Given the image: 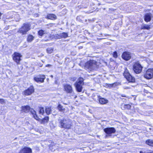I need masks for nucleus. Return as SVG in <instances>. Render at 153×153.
<instances>
[{
	"mask_svg": "<svg viewBox=\"0 0 153 153\" xmlns=\"http://www.w3.org/2000/svg\"><path fill=\"white\" fill-rule=\"evenodd\" d=\"M59 127L62 128L69 129L72 126V123L71 120L65 118L59 119Z\"/></svg>",
	"mask_w": 153,
	"mask_h": 153,
	"instance_id": "obj_1",
	"label": "nucleus"
},
{
	"mask_svg": "<svg viewBox=\"0 0 153 153\" xmlns=\"http://www.w3.org/2000/svg\"><path fill=\"white\" fill-rule=\"evenodd\" d=\"M83 79L82 78H79L75 83L74 85L76 90L78 92H81L83 89L82 85H83Z\"/></svg>",
	"mask_w": 153,
	"mask_h": 153,
	"instance_id": "obj_2",
	"label": "nucleus"
},
{
	"mask_svg": "<svg viewBox=\"0 0 153 153\" xmlns=\"http://www.w3.org/2000/svg\"><path fill=\"white\" fill-rule=\"evenodd\" d=\"M30 29V25L28 23H24L23 26L19 29L18 32L22 34V35H25Z\"/></svg>",
	"mask_w": 153,
	"mask_h": 153,
	"instance_id": "obj_3",
	"label": "nucleus"
},
{
	"mask_svg": "<svg viewBox=\"0 0 153 153\" xmlns=\"http://www.w3.org/2000/svg\"><path fill=\"white\" fill-rule=\"evenodd\" d=\"M85 67L90 71L94 70L97 67L96 62L94 60H90L85 64Z\"/></svg>",
	"mask_w": 153,
	"mask_h": 153,
	"instance_id": "obj_4",
	"label": "nucleus"
},
{
	"mask_svg": "<svg viewBox=\"0 0 153 153\" xmlns=\"http://www.w3.org/2000/svg\"><path fill=\"white\" fill-rule=\"evenodd\" d=\"M123 75L129 82L132 83L135 82V78L130 74L128 70L126 68L125 70Z\"/></svg>",
	"mask_w": 153,
	"mask_h": 153,
	"instance_id": "obj_5",
	"label": "nucleus"
},
{
	"mask_svg": "<svg viewBox=\"0 0 153 153\" xmlns=\"http://www.w3.org/2000/svg\"><path fill=\"white\" fill-rule=\"evenodd\" d=\"M133 70L134 72L137 74L140 73L142 71V67L138 62L135 63L133 66Z\"/></svg>",
	"mask_w": 153,
	"mask_h": 153,
	"instance_id": "obj_6",
	"label": "nucleus"
},
{
	"mask_svg": "<svg viewBox=\"0 0 153 153\" xmlns=\"http://www.w3.org/2000/svg\"><path fill=\"white\" fill-rule=\"evenodd\" d=\"M13 60L15 61L17 64L19 63L20 61L21 60V58L22 57V55L20 53L17 52H15L12 55Z\"/></svg>",
	"mask_w": 153,
	"mask_h": 153,
	"instance_id": "obj_7",
	"label": "nucleus"
},
{
	"mask_svg": "<svg viewBox=\"0 0 153 153\" xmlns=\"http://www.w3.org/2000/svg\"><path fill=\"white\" fill-rule=\"evenodd\" d=\"M144 77L147 79H150L153 77V69L149 68L144 74Z\"/></svg>",
	"mask_w": 153,
	"mask_h": 153,
	"instance_id": "obj_8",
	"label": "nucleus"
},
{
	"mask_svg": "<svg viewBox=\"0 0 153 153\" xmlns=\"http://www.w3.org/2000/svg\"><path fill=\"white\" fill-rule=\"evenodd\" d=\"M64 90L67 93L74 94L73 88L71 85L68 84H66L64 85Z\"/></svg>",
	"mask_w": 153,
	"mask_h": 153,
	"instance_id": "obj_9",
	"label": "nucleus"
},
{
	"mask_svg": "<svg viewBox=\"0 0 153 153\" xmlns=\"http://www.w3.org/2000/svg\"><path fill=\"white\" fill-rule=\"evenodd\" d=\"M45 76L44 75H39L34 77V80L37 82H43Z\"/></svg>",
	"mask_w": 153,
	"mask_h": 153,
	"instance_id": "obj_10",
	"label": "nucleus"
},
{
	"mask_svg": "<svg viewBox=\"0 0 153 153\" xmlns=\"http://www.w3.org/2000/svg\"><path fill=\"white\" fill-rule=\"evenodd\" d=\"M21 108L22 112L26 113L30 111L32 114H35V111L33 109L31 108L29 106H22Z\"/></svg>",
	"mask_w": 153,
	"mask_h": 153,
	"instance_id": "obj_11",
	"label": "nucleus"
},
{
	"mask_svg": "<svg viewBox=\"0 0 153 153\" xmlns=\"http://www.w3.org/2000/svg\"><path fill=\"white\" fill-rule=\"evenodd\" d=\"M34 91V89L33 86H31L27 90L24 91L23 92V95L26 96L30 95Z\"/></svg>",
	"mask_w": 153,
	"mask_h": 153,
	"instance_id": "obj_12",
	"label": "nucleus"
},
{
	"mask_svg": "<svg viewBox=\"0 0 153 153\" xmlns=\"http://www.w3.org/2000/svg\"><path fill=\"white\" fill-rule=\"evenodd\" d=\"M122 57L125 60H128L131 58V54L128 52H124L122 55Z\"/></svg>",
	"mask_w": 153,
	"mask_h": 153,
	"instance_id": "obj_13",
	"label": "nucleus"
},
{
	"mask_svg": "<svg viewBox=\"0 0 153 153\" xmlns=\"http://www.w3.org/2000/svg\"><path fill=\"white\" fill-rule=\"evenodd\" d=\"M104 130L106 133L109 135H111L112 133H114L116 132L115 129L113 127L106 128Z\"/></svg>",
	"mask_w": 153,
	"mask_h": 153,
	"instance_id": "obj_14",
	"label": "nucleus"
},
{
	"mask_svg": "<svg viewBox=\"0 0 153 153\" xmlns=\"http://www.w3.org/2000/svg\"><path fill=\"white\" fill-rule=\"evenodd\" d=\"M32 150L31 148L28 147H24L21 149L19 153H32Z\"/></svg>",
	"mask_w": 153,
	"mask_h": 153,
	"instance_id": "obj_15",
	"label": "nucleus"
},
{
	"mask_svg": "<svg viewBox=\"0 0 153 153\" xmlns=\"http://www.w3.org/2000/svg\"><path fill=\"white\" fill-rule=\"evenodd\" d=\"M151 19V14L150 13H147L146 14L144 20L147 22L150 21Z\"/></svg>",
	"mask_w": 153,
	"mask_h": 153,
	"instance_id": "obj_16",
	"label": "nucleus"
},
{
	"mask_svg": "<svg viewBox=\"0 0 153 153\" xmlns=\"http://www.w3.org/2000/svg\"><path fill=\"white\" fill-rule=\"evenodd\" d=\"M99 102L102 104H104L108 102V100L103 98H100L99 97Z\"/></svg>",
	"mask_w": 153,
	"mask_h": 153,
	"instance_id": "obj_17",
	"label": "nucleus"
},
{
	"mask_svg": "<svg viewBox=\"0 0 153 153\" xmlns=\"http://www.w3.org/2000/svg\"><path fill=\"white\" fill-rule=\"evenodd\" d=\"M56 16L53 14H49L47 15L46 18L48 19L54 20L56 19Z\"/></svg>",
	"mask_w": 153,
	"mask_h": 153,
	"instance_id": "obj_18",
	"label": "nucleus"
},
{
	"mask_svg": "<svg viewBox=\"0 0 153 153\" xmlns=\"http://www.w3.org/2000/svg\"><path fill=\"white\" fill-rule=\"evenodd\" d=\"M131 106L129 104H122L121 108L122 109H128L131 108Z\"/></svg>",
	"mask_w": 153,
	"mask_h": 153,
	"instance_id": "obj_19",
	"label": "nucleus"
},
{
	"mask_svg": "<svg viewBox=\"0 0 153 153\" xmlns=\"http://www.w3.org/2000/svg\"><path fill=\"white\" fill-rule=\"evenodd\" d=\"M34 37L31 35H29L27 37V41L28 42H31L34 39Z\"/></svg>",
	"mask_w": 153,
	"mask_h": 153,
	"instance_id": "obj_20",
	"label": "nucleus"
},
{
	"mask_svg": "<svg viewBox=\"0 0 153 153\" xmlns=\"http://www.w3.org/2000/svg\"><path fill=\"white\" fill-rule=\"evenodd\" d=\"M146 143L147 144L153 146V140H148L146 141Z\"/></svg>",
	"mask_w": 153,
	"mask_h": 153,
	"instance_id": "obj_21",
	"label": "nucleus"
},
{
	"mask_svg": "<svg viewBox=\"0 0 153 153\" xmlns=\"http://www.w3.org/2000/svg\"><path fill=\"white\" fill-rule=\"evenodd\" d=\"M57 108L59 111H64L65 110V108H63V107L60 104L58 105Z\"/></svg>",
	"mask_w": 153,
	"mask_h": 153,
	"instance_id": "obj_22",
	"label": "nucleus"
},
{
	"mask_svg": "<svg viewBox=\"0 0 153 153\" xmlns=\"http://www.w3.org/2000/svg\"><path fill=\"white\" fill-rule=\"evenodd\" d=\"M150 28L149 26L147 25H143L141 27V29H147L149 30Z\"/></svg>",
	"mask_w": 153,
	"mask_h": 153,
	"instance_id": "obj_23",
	"label": "nucleus"
},
{
	"mask_svg": "<svg viewBox=\"0 0 153 153\" xmlns=\"http://www.w3.org/2000/svg\"><path fill=\"white\" fill-rule=\"evenodd\" d=\"M53 51V49L52 48H48L47 49V52L49 54H51L52 53Z\"/></svg>",
	"mask_w": 153,
	"mask_h": 153,
	"instance_id": "obj_24",
	"label": "nucleus"
},
{
	"mask_svg": "<svg viewBox=\"0 0 153 153\" xmlns=\"http://www.w3.org/2000/svg\"><path fill=\"white\" fill-rule=\"evenodd\" d=\"M61 38H66L68 36V34L66 33H61Z\"/></svg>",
	"mask_w": 153,
	"mask_h": 153,
	"instance_id": "obj_25",
	"label": "nucleus"
},
{
	"mask_svg": "<svg viewBox=\"0 0 153 153\" xmlns=\"http://www.w3.org/2000/svg\"><path fill=\"white\" fill-rule=\"evenodd\" d=\"M51 110L50 108L49 107L46 108L45 109V112L48 114H50Z\"/></svg>",
	"mask_w": 153,
	"mask_h": 153,
	"instance_id": "obj_26",
	"label": "nucleus"
},
{
	"mask_svg": "<svg viewBox=\"0 0 153 153\" xmlns=\"http://www.w3.org/2000/svg\"><path fill=\"white\" fill-rule=\"evenodd\" d=\"M54 37L56 39H60L61 38V33L56 34L54 35Z\"/></svg>",
	"mask_w": 153,
	"mask_h": 153,
	"instance_id": "obj_27",
	"label": "nucleus"
},
{
	"mask_svg": "<svg viewBox=\"0 0 153 153\" xmlns=\"http://www.w3.org/2000/svg\"><path fill=\"white\" fill-rule=\"evenodd\" d=\"M39 113L43 115L44 113V111L43 108H40L39 109Z\"/></svg>",
	"mask_w": 153,
	"mask_h": 153,
	"instance_id": "obj_28",
	"label": "nucleus"
},
{
	"mask_svg": "<svg viewBox=\"0 0 153 153\" xmlns=\"http://www.w3.org/2000/svg\"><path fill=\"white\" fill-rule=\"evenodd\" d=\"M113 56L115 58H117V52L115 51L114 52L112 53Z\"/></svg>",
	"mask_w": 153,
	"mask_h": 153,
	"instance_id": "obj_29",
	"label": "nucleus"
},
{
	"mask_svg": "<svg viewBox=\"0 0 153 153\" xmlns=\"http://www.w3.org/2000/svg\"><path fill=\"white\" fill-rule=\"evenodd\" d=\"M44 31L42 30H40L38 32L39 35L42 36L44 34Z\"/></svg>",
	"mask_w": 153,
	"mask_h": 153,
	"instance_id": "obj_30",
	"label": "nucleus"
},
{
	"mask_svg": "<svg viewBox=\"0 0 153 153\" xmlns=\"http://www.w3.org/2000/svg\"><path fill=\"white\" fill-rule=\"evenodd\" d=\"M49 120V117H45L43 119V121L44 122H47Z\"/></svg>",
	"mask_w": 153,
	"mask_h": 153,
	"instance_id": "obj_31",
	"label": "nucleus"
},
{
	"mask_svg": "<svg viewBox=\"0 0 153 153\" xmlns=\"http://www.w3.org/2000/svg\"><path fill=\"white\" fill-rule=\"evenodd\" d=\"M115 10V9H114L109 8L108 10V12L110 13H111L112 12L114 11Z\"/></svg>",
	"mask_w": 153,
	"mask_h": 153,
	"instance_id": "obj_32",
	"label": "nucleus"
},
{
	"mask_svg": "<svg viewBox=\"0 0 153 153\" xmlns=\"http://www.w3.org/2000/svg\"><path fill=\"white\" fill-rule=\"evenodd\" d=\"M0 103L2 104H4L5 103V102L4 100L0 99Z\"/></svg>",
	"mask_w": 153,
	"mask_h": 153,
	"instance_id": "obj_33",
	"label": "nucleus"
},
{
	"mask_svg": "<svg viewBox=\"0 0 153 153\" xmlns=\"http://www.w3.org/2000/svg\"><path fill=\"white\" fill-rule=\"evenodd\" d=\"M33 117H34L36 120H38V117H37V116H36V113L34 114H33Z\"/></svg>",
	"mask_w": 153,
	"mask_h": 153,
	"instance_id": "obj_34",
	"label": "nucleus"
},
{
	"mask_svg": "<svg viewBox=\"0 0 153 153\" xmlns=\"http://www.w3.org/2000/svg\"><path fill=\"white\" fill-rule=\"evenodd\" d=\"M140 153H153V152H143V151H140Z\"/></svg>",
	"mask_w": 153,
	"mask_h": 153,
	"instance_id": "obj_35",
	"label": "nucleus"
},
{
	"mask_svg": "<svg viewBox=\"0 0 153 153\" xmlns=\"http://www.w3.org/2000/svg\"><path fill=\"white\" fill-rule=\"evenodd\" d=\"M111 136V135H109V134H107L106 135L105 137V138H107L108 137Z\"/></svg>",
	"mask_w": 153,
	"mask_h": 153,
	"instance_id": "obj_36",
	"label": "nucleus"
},
{
	"mask_svg": "<svg viewBox=\"0 0 153 153\" xmlns=\"http://www.w3.org/2000/svg\"><path fill=\"white\" fill-rule=\"evenodd\" d=\"M124 88L125 89H129L130 88L128 87H125Z\"/></svg>",
	"mask_w": 153,
	"mask_h": 153,
	"instance_id": "obj_37",
	"label": "nucleus"
},
{
	"mask_svg": "<svg viewBox=\"0 0 153 153\" xmlns=\"http://www.w3.org/2000/svg\"><path fill=\"white\" fill-rule=\"evenodd\" d=\"M121 96L123 97H126V96L125 95H122Z\"/></svg>",
	"mask_w": 153,
	"mask_h": 153,
	"instance_id": "obj_38",
	"label": "nucleus"
},
{
	"mask_svg": "<svg viewBox=\"0 0 153 153\" xmlns=\"http://www.w3.org/2000/svg\"><path fill=\"white\" fill-rule=\"evenodd\" d=\"M104 35H105V36H109L108 35V34H104Z\"/></svg>",
	"mask_w": 153,
	"mask_h": 153,
	"instance_id": "obj_39",
	"label": "nucleus"
},
{
	"mask_svg": "<svg viewBox=\"0 0 153 153\" xmlns=\"http://www.w3.org/2000/svg\"><path fill=\"white\" fill-rule=\"evenodd\" d=\"M1 13L0 12V19H1Z\"/></svg>",
	"mask_w": 153,
	"mask_h": 153,
	"instance_id": "obj_40",
	"label": "nucleus"
},
{
	"mask_svg": "<svg viewBox=\"0 0 153 153\" xmlns=\"http://www.w3.org/2000/svg\"><path fill=\"white\" fill-rule=\"evenodd\" d=\"M76 97H77V96L75 95V97H74V98H76Z\"/></svg>",
	"mask_w": 153,
	"mask_h": 153,
	"instance_id": "obj_41",
	"label": "nucleus"
},
{
	"mask_svg": "<svg viewBox=\"0 0 153 153\" xmlns=\"http://www.w3.org/2000/svg\"><path fill=\"white\" fill-rule=\"evenodd\" d=\"M99 4V5H100L101 4H100V3H99V4Z\"/></svg>",
	"mask_w": 153,
	"mask_h": 153,
	"instance_id": "obj_42",
	"label": "nucleus"
},
{
	"mask_svg": "<svg viewBox=\"0 0 153 153\" xmlns=\"http://www.w3.org/2000/svg\"><path fill=\"white\" fill-rule=\"evenodd\" d=\"M51 76L52 78V77H53V76H52V75H51Z\"/></svg>",
	"mask_w": 153,
	"mask_h": 153,
	"instance_id": "obj_43",
	"label": "nucleus"
}]
</instances>
